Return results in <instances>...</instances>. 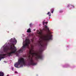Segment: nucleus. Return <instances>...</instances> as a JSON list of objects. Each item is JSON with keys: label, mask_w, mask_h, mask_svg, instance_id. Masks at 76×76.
<instances>
[{"label": "nucleus", "mask_w": 76, "mask_h": 76, "mask_svg": "<svg viewBox=\"0 0 76 76\" xmlns=\"http://www.w3.org/2000/svg\"><path fill=\"white\" fill-rule=\"evenodd\" d=\"M12 70H13L14 69V68L13 67H12Z\"/></svg>", "instance_id": "nucleus-21"}, {"label": "nucleus", "mask_w": 76, "mask_h": 76, "mask_svg": "<svg viewBox=\"0 0 76 76\" xmlns=\"http://www.w3.org/2000/svg\"><path fill=\"white\" fill-rule=\"evenodd\" d=\"M10 42H17V40H16V39L14 38H12L10 40Z\"/></svg>", "instance_id": "nucleus-8"}, {"label": "nucleus", "mask_w": 76, "mask_h": 76, "mask_svg": "<svg viewBox=\"0 0 76 76\" xmlns=\"http://www.w3.org/2000/svg\"><path fill=\"white\" fill-rule=\"evenodd\" d=\"M15 73H18V72H16V71H15Z\"/></svg>", "instance_id": "nucleus-22"}, {"label": "nucleus", "mask_w": 76, "mask_h": 76, "mask_svg": "<svg viewBox=\"0 0 76 76\" xmlns=\"http://www.w3.org/2000/svg\"><path fill=\"white\" fill-rule=\"evenodd\" d=\"M7 76H9V75H7Z\"/></svg>", "instance_id": "nucleus-26"}, {"label": "nucleus", "mask_w": 76, "mask_h": 76, "mask_svg": "<svg viewBox=\"0 0 76 76\" xmlns=\"http://www.w3.org/2000/svg\"><path fill=\"white\" fill-rule=\"evenodd\" d=\"M45 41H49L50 39H52V35L50 34H47L45 37Z\"/></svg>", "instance_id": "nucleus-5"}, {"label": "nucleus", "mask_w": 76, "mask_h": 76, "mask_svg": "<svg viewBox=\"0 0 76 76\" xmlns=\"http://www.w3.org/2000/svg\"><path fill=\"white\" fill-rule=\"evenodd\" d=\"M48 32H50V30H49V29H48Z\"/></svg>", "instance_id": "nucleus-20"}, {"label": "nucleus", "mask_w": 76, "mask_h": 76, "mask_svg": "<svg viewBox=\"0 0 76 76\" xmlns=\"http://www.w3.org/2000/svg\"><path fill=\"white\" fill-rule=\"evenodd\" d=\"M27 32H31V29H28Z\"/></svg>", "instance_id": "nucleus-16"}, {"label": "nucleus", "mask_w": 76, "mask_h": 76, "mask_svg": "<svg viewBox=\"0 0 76 76\" xmlns=\"http://www.w3.org/2000/svg\"><path fill=\"white\" fill-rule=\"evenodd\" d=\"M4 74L2 72H0V76H4Z\"/></svg>", "instance_id": "nucleus-14"}, {"label": "nucleus", "mask_w": 76, "mask_h": 76, "mask_svg": "<svg viewBox=\"0 0 76 76\" xmlns=\"http://www.w3.org/2000/svg\"><path fill=\"white\" fill-rule=\"evenodd\" d=\"M40 25H41V24H40L39 26H40Z\"/></svg>", "instance_id": "nucleus-24"}, {"label": "nucleus", "mask_w": 76, "mask_h": 76, "mask_svg": "<svg viewBox=\"0 0 76 76\" xmlns=\"http://www.w3.org/2000/svg\"><path fill=\"white\" fill-rule=\"evenodd\" d=\"M9 50V48H8L7 47H5L4 48V52H7V51Z\"/></svg>", "instance_id": "nucleus-11"}, {"label": "nucleus", "mask_w": 76, "mask_h": 76, "mask_svg": "<svg viewBox=\"0 0 76 76\" xmlns=\"http://www.w3.org/2000/svg\"><path fill=\"white\" fill-rule=\"evenodd\" d=\"M26 43L23 46V48L19 50L18 51V53H22L23 51V49L25 48L26 47H29V44H30L29 40L26 39L25 40Z\"/></svg>", "instance_id": "nucleus-3"}, {"label": "nucleus", "mask_w": 76, "mask_h": 76, "mask_svg": "<svg viewBox=\"0 0 76 76\" xmlns=\"http://www.w3.org/2000/svg\"><path fill=\"white\" fill-rule=\"evenodd\" d=\"M32 42H33V40H32Z\"/></svg>", "instance_id": "nucleus-23"}, {"label": "nucleus", "mask_w": 76, "mask_h": 76, "mask_svg": "<svg viewBox=\"0 0 76 76\" xmlns=\"http://www.w3.org/2000/svg\"><path fill=\"white\" fill-rule=\"evenodd\" d=\"M17 51V49H15L14 51H13L10 52H9L7 53V55L8 56H12L13 54H14L16 53V51Z\"/></svg>", "instance_id": "nucleus-6"}, {"label": "nucleus", "mask_w": 76, "mask_h": 76, "mask_svg": "<svg viewBox=\"0 0 76 76\" xmlns=\"http://www.w3.org/2000/svg\"><path fill=\"white\" fill-rule=\"evenodd\" d=\"M6 55H7V54H0V61H1L2 58H4Z\"/></svg>", "instance_id": "nucleus-7"}, {"label": "nucleus", "mask_w": 76, "mask_h": 76, "mask_svg": "<svg viewBox=\"0 0 76 76\" xmlns=\"http://www.w3.org/2000/svg\"><path fill=\"white\" fill-rule=\"evenodd\" d=\"M15 49H16V48L15 47L13 48L12 45H11L10 48H9V50H15Z\"/></svg>", "instance_id": "nucleus-10"}, {"label": "nucleus", "mask_w": 76, "mask_h": 76, "mask_svg": "<svg viewBox=\"0 0 76 76\" xmlns=\"http://www.w3.org/2000/svg\"><path fill=\"white\" fill-rule=\"evenodd\" d=\"M28 29H30V28H29Z\"/></svg>", "instance_id": "nucleus-28"}, {"label": "nucleus", "mask_w": 76, "mask_h": 76, "mask_svg": "<svg viewBox=\"0 0 76 76\" xmlns=\"http://www.w3.org/2000/svg\"><path fill=\"white\" fill-rule=\"evenodd\" d=\"M47 15H48L49 16H51V13L50 12H48L47 13Z\"/></svg>", "instance_id": "nucleus-17"}, {"label": "nucleus", "mask_w": 76, "mask_h": 76, "mask_svg": "<svg viewBox=\"0 0 76 76\" xmlns=\"http://www.w3.org/2000/svg\"><path fill=\"white\" fill-rule=\"evenodd\" d=\"M37 34H38V35H37V37H38L39 38H40V39H42L43 38V36L42 35V31L40 30L39 31L38 30L37 31Z\"/></svg>", "instance_id": "nucleus-4"}, {"label": "nucleus", "mask_w": 76, "mask_h": 76, "mask_svg": "<svg viewBox=\"0 0 76 76\" xmlns=\"http://www.w3.org/2000/svg\"><path fill=\"white\" fill-rule=\"evenodd\" d=\"M68 7H70V9H72V8H74V6L71 5L69 4H68L67 5Z\"/></svg>", "instance_id": "nucleus-9"}, {"label": "nucleus", "mask_w": 76, "mask_h": 76, "mask_svg": "<svg viewBox=\"0 0 76 76\" xmlns=\"http://www.w3.org/2000/svg\"><path fill=\"white\" fill-rule=\"evenodd\" d=\"M42 41L40 40V41H38L37 43L35 44V45H39L42 47L40 50V52L38 53H34V50L32 49H31V50L29 51V53L28 54L27 60L28 61H29L30 65H35L36 64L34 62V60L32 59L34 56H35L36 60L37 61L38 60V59H42V55L41 52L44 50V45L42 44Z\"/></svg>", "instance_id": "nucleus-1"}, {"label": "nucleus", "mask_w": 76, "mask_h": 76, "mask_svg": "<svg viewBox=\"0 0 76 76\" xmlns=\"http://www.w3.org/2000/svg\"><path fill=\"white\" fill-rule=\"evenodd\" d=\"M13 45H14V44H13Z\"/></svg>", "instance_id": "nucleus-27"}, {"label": "nucleus", "mask_w": 76, "mask_h": 76, "mask_svg": "<svg viewBox=\"0 0 76 76\" xmlns=\"http://www.w3.org/2000/svg\"><path fill=\"white\" fill-rule=\"evenodd\" d=\"M34 31H35V29H34Z\"/></svg>", "instance_id": "nucleus-25"}, {"label": "nucleus", "mask_w": 76, "mask_h": 76, "mask_svg": "<svg viewBox=\"0 0 76 76\" xmlns=\"http://www.w3.org/2000/svg\"><path fill=\"white\" fill-rule=\"evenodd\" d=\"M42 23H43V25H44V24H45V23L47 24V23H48V22H45V20H44L43 21Z\"/></svg>", "instance_id": "nucleus-13"}, {"label": "nucleus", "mask_w": 76, "mask_h": 76, "mask_svg": "<svg viewBox=\"0 0 76 76\" xmlns=\"http://www.w3.org/2000/svg\"><path fill=\"white\" fill-rule=\"evenodd\" d=\"M50 11L51 12V13H53V12H54V9H51L50 10Z\"/></svg>", "instance_id": "nucleus-15"}, {"label": "nucleus", "mask_w": 76, "mask_h": 76, "mask_svg": "<svg viewBox=\"0 0 76 76\" xmlns=\"http://www.w3.org/2000/svg\"><path fill=\"white\" fill-rule=\"evenodd\" d=\"M63 12V10H61L59 11V13H62Z\"/></svg>", "instance_id": "nucleus-19"}, {"label": "nucleus", "mask_w": 76, "mask_h": 76, "mask_svg": "<svg viewBox=\"0 0 76 76\" xmlns=\"http://www.w3.org/2000/svg\"><path fill=\"white\" fill-rule=\"evenodd\" d=\"M44 27L45 29H50V28L48 27V26L45 25L44 26Z\"/></svg>", "instance_id": "nucleus-12"}, {"label": "nucleus", "mask_w": 76, "mask_h": 76, "mask_svg": "<svg viewBox=\"0 0 76 76\" xmlns=\"http://www.w3.org/2000/svg\"><path fill=\"white\" fill-rule=\"evenodd\" d=\"M29 25L30 27H32V23H31Z\"/></svg>", "instance_id": "nucleus-18"}, {"label": "nucleus", "mask_w": 76, "mask_h": 76, "mask_svg": "<svg viewBox=\"0 0 76 76\" xmlns=\"http://www.w3.org/2000/svg\"><path fill=\"white\" fill-rule=\"evenodd\" d=\"M27 63V61L23 58H21L18 59V62H16L14 64V66L16 68H19V65L23 66V65H26Z\"/></svg>", "instance_id": "nucleus-2"}]
</instances>
